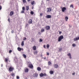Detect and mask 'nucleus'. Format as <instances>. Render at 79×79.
I'll return each instance as SVG.
<instances>
[{
  "mask_svg": "<svg viewBox=\"0 0 79 79\" xmlns=\"http://www.w3.org/2000/svg\"><path fill=\"white\" fill-rule=\"evenodd\" d=\"M28 67L29 68H30L33 69L34 68V67L33 66V65L30 62H28Z\"/></svg>",
  "mask_w": 79,
  "mask_h": 79,
  "instance_id": "obj_1",
  "label": "nucleus"
},
{
  "mask_svg": "<svg viewBox=\"0 0 79 79\" xmlns=\"http://www.w3.org/2000/svg\"><path fill=\"white\" fill-rule=\"evenodd\" d=\"M63 38H64L63 36V35H61L59 36V38H58V42H60L61 40L63 39Z\"/></svg>",
  "mask_w": 79,
  "mask_h": 79,
  "instance_id": "obj_2",
  "label": "nucleus"
},
{
  "mask_svg": "<svg viewBox=\"0 0 79 79\" xmlns=\"http://www.w3.org/2000/svg\"><path fill=\"white\" fill-rule=\"evenodd\" d=\"M40 77H43L44 76H47V74H46V73H41L40 74Z\"/></svg>",
  "mask_w": 79,
  "mask_h": 79,
  "instance_id": "obj_3",
  "label": "nucleus"
},
{
  "mask_svg": "<svg viewBox=\"0 0 79 79\" xmlns=\"http://www.w3.org/2000/svg\"><path fill=\"white\" fill-rule=\"evenodd\" d=\"M14 69H15L14 67L12 66L10 67L9 69V71H10V72H11L12 71H13V70H14Z\"/></svg>",
  "mask_w": 79,
  "mask_h": 79,
  "instance_id": "obj_4",
  "label": "nucleus"
},
{
  "mask_svg": "<svg viewBox=\"0 0 79 79\" xmlns=\"http://www.w3.org/2000/svg\"><path fill=\"white\" fill-rule=\"evenodd\" d=\"M46 30H47V31L49 30L50 29V27L49 26H47L45 27Z\"/></svg>",
  "mask_w": 79,
  "mask_h": 79,
  "instance_id": "obj_5",
  "label": "nucleus"
},
{
  "mask_svg": "<svg viewBox=\"0 0 79 79\" xmlns=\"http://www.w3.org/2000/svg\"><path fill=\"white\" fill-rule=\"evenodd\" d=\"M48 10L47 11V12H50L52 11V8L49 7L47 8Z\"/></svg>",
  "mask_w": 79,
  "mask_h": 79,
  "instance_id": "obj_6",
  "label": "nucleus"
},
{
  "mask_svg": "<svg viewBox=\"0 0 79 79\" xmlns=\"http://www.w3.org/2000/svg\"><path fill=\"white\" fill-rule=\"evenodd\" d=\"M66 8L65 7H63V8L62 9V12H64V11H66Z\"/></svg>",
  "mask_w": 79,
  "mask_h": 79,
  "instance_id": "obj_7",
  "label": "nucleus"
},
{
  "mask_svg": "<svg viewBox=\"0 0 79 79\" xmlns=\"http://www.w3.org/2000/svg\"><path fill=\"white\" fill-rule=\"evenodd\" d=\"M17 49L18 51H19L20 52L21 51V50H22V51H23V48H21L19 47Z\"/></svg>",
  "mask_w": 79,
  "mask_h": 79,
  "instance_id": "obj_8",
  "label": "nucleus"
},
{
  "mask_svg": "<svg viewBox=\"0 0 79 79\" xmlns=\"http://www.w3.org/2000/svg\"><path fill=\"white\" fill-rule=\"evenodd\" d=\"M51 17H52V16L50 15H48L46 16V18H51Z\"/></svg>",
  "mask_w": 79,
  "mask_h": 79,
  "instance_id": "obj_9",
  "label": "nucleus"
},
{
  "mask_svg": "<svg viewBox=\"0 0 79 79\" xmlns=\"http://www.w3.org/2000/svg\"><path fill=\"white\" fill-rule=\"evenodd\" d=\"M24 71L25 73H28L29 69L27 68L25 69L24 70Z\"/></svg>",
  "mask_w": 79,
  "mask_h": 79,
  "instance_id": "obj_10",
  "label": "nucleus"
},
{
  "mask_svg": "<svg viewBox=\"0 0 79 79\" xmlns=\"http://www.w3.org/2000/svg\"><path fill=\"white\" fill-rule=\"evenodd\" d=\"M68 56H69V58L70 59H71L72 58V57H71V53H69L68 54H67Z\"/></svg>",
  "mask_w": 79,
  "mask_h": 79,
  "instance_id": "obj_11",
  "label": "nucleus"
},
{
  "mask_svg": "<svg viewBox=\"0 0 79 79\" xmlns=\"http://www.w3.org/2000/svg\"><path fill=\"white\" fill-rule=\"evenodd\" d=\"M38 76V74L37 73H35L33 74V76L35 77H37Z\"/></svg>",
  "mask_w": 79,
  "mask_h": 79,
  "instance_id": "obj_12",
  "label": "nucleus"
},
{
  "mask_svg": "<svg viewBox=\"0 0 79 79\" xmlns=\"http://www.w3.org/2000/svg\"><path fill=\"white\" fill-rule=\"evenodd\" d=\"M28 22L29 24H32V19H30Z\"/></svg>",
  "mask_w": 79,
  "mask_h": 79,
  "instance_id": "obj_13",
  "label": "nucleus"
},
{
  "mask_svg": "<svg viewBox=\"0 0 79 79\" xmlns=\"http://www.w3.org/2000/svg\"><path fill=\"white\" fill-rule=\"evenodd\" d=\"M79 40V37H76L75 38H74L73 39V40L74 41H76L77 40Z\"/></svg>",
  "mask_w": 79,
  "mask_h": 79,
  "instance_id": "obj_14",
  "label": "nucleus"
},
{
  "mask_svg": "<svg viewBox=\"0 0 79 79\" xmlns=\"http://www.w3.org/2000/svg\"><path fill=\"white\" fill-rule=\"evenodd\" d=\"M13 14H14V13L13 12V11H11L10 12V16H13Z\"/></svg>",
  "mask_w": 79,
  "mask_h": 79,
  "instance_id": "obj_15",
  "label": "nucleus"
},
{
  "mask_svg": "<svg viewBox=\"0 0 79 79\" xmlns=\"http://www.w3.org/2000/svg\"><path fill=\"white\" fill-rule=\"evenodd\" d=\"M29 6H26V10L27 11H28L29 10Z\"/></svg>",
  "mask_w": 79,
  "mask_h": 79,
  "instance_id": "obj_16",
  "label": "nucleus"
},
{
  "mask_svg": "<svg viewBox=\"0 0 79 79\" xmlns=\"http://www.w3.org/2000/svg\"><path fill=\"white\" fill-rule=\"evenodd\" d=\"M54 67L55 68H58V64H55Z\"/></svg>",
  "mask_w": 79,
  "mask_h": 79,
  "instance_id": "obj_17",
  "label": "nucleus"
},
{
  "mask_svg": "<svg viewBox=\"0 0 79 79\" xmlns=\"http://www.w3.org/2000/svg\"><path fill=\"white\" fill-rule=\"evenodd\" d=\"M10 75L11 76H12L13 77H14V76H15V73H12Z\"/></svg>",
  "mask_w": 79,
  "mask_h": 79,
  "instance_id": "obj_18",
  "label": "nucleus"
},
{
  "mask_svg": "<svg viewBox=\"0 0 79 79\" xmlns=\"http://www.w3.org/2000/svg\"><path fill=\"white\" fill-rule=\"evenodd\" d=\"M33 50H36V46H34L33 47Z\"/></svg>",
  "mask_w": 79,
  "mask_h": 79,
  "instance_id": "obj_19",
  "label": "nucleus"
},
{
  "mask_svg": "<svg viewBox=\"0 0 79 79\" xmlns=\"http://www.w3.org/2000/svg\"><path fill=\"white\" fill-rule=\"evenodd\" d=\"M54 72H53V71H51L49 72V73L50 74H53Z\"/></svg>",
  "mask_w": 79,
  "mask_h": 79,
  "instance_id": "obj_20",
  "label": "nucleus"
},
{
  "mask_svg": "<svg viewBox=\"0 0 79 79\" xmlns=\"http://www.w3.org/2000/svg\"><path fill=\"white\" fill-rule=\"evenodd\" d=\"M24 41H23L22 42L21 45V46H22V47H23V46H24Z\"/></svg>",
  "mask_w": 79,
  "mask_h": 79,
  "instance_id": "obj_21",
  "label": "nucleus"
},
{
  "mask_svg": "<svg viewBox=\"0 0 79 79\" xmlns=\"http://www.w3.org/2000/svg\"><path fill=\"white\" fill-rule=\"evenodd\" d=\"M37 70L38 71H41V68H40V67H38L37 68Z\"/></svg>",
  "mask_w": 79,
  "mask_h": 79,
  "instance_id": "obj_22",
  "label": "nucleus"
},
{
  "mask_svg": "<svg viewBox=\"0 0 79 79\" xmlns=\"http://www.w3.org/2000/svg\"><path fill=\"white\" fill-rule=\"evenodd\" d=\"M8 61V59L6 58H5V62H6V63H7Z\"/></svg>",
  "mask_w": 79,
  "mask_h": 79,
  "instance_id": "obj_23",
  "label": "nucleus"
},
{
  "mask_svg": "<svg viewBox=\"0 0 79 79\" xmlns=\"http://www.w3.org/2000/svg\"><path fill=\"white\" fill-rule=\"evenodd\" d=\"M65 21H68V17L67 16L65 18Z\"/></svg>",
  "mask_w": 79,
  "mask_h": 79,
  "instance_id": "obj_24",
  "label": "nucleus"
},
{
  "mask_svg": "<svg viewBox=\"0 0 79 79\" xmlns=\"http://www.w3.org/2000/svg\"><path fill=\"white\" fill-rule=\"evenodd\" d=\"M48 63L49 65H51L52 64V62L50 61H48Z\"/></svg>",
  "mask_w": 79,
  "mask_h": 79,
  "instance_id": "obj_25",
  "label": "nucleus"
},
{
  "mask_svg": "<svg viewBox=\"0 0 79 79\" xmlns=\"http://www.w3.org/2000/svg\"><path fill=\"white\" fill-rule=\"evenodd\" d=\"M35 3V2L34 1H33L31 2V4L32 5H33Z\"/></svg>",
  "mask_w": 79,
  "mask_h": 79,
  "instance_id": "obj_26",
  "label": "nucleus"
},
{
  "mask_svg": "<svg viewBox=\"0 0 79 79\" xmlns=\"http://www.w3.org/2000/svg\"><path fill=\"white\" fill-rule=\"evenodd\" d=\"M23 56L24 57V58H26V56L25 54H23Z\"/></svg>",
  "mask_w": 79,
  "mask_h": 79,
  "instance_id": "obj_27",
  "label": "nucleus"
},
{
  "mask_svg": "<svg viewBox=\"0 0 79 79\" xmlns=\"http://www.w3.org/2000/svg\"><path fill=\"white\" fill-rule=\"evenodd\" d=\"M70 8H74V7L73 6V5H71L70 6Z\"/></svg>",
  "mask_w": 79,
  "mask_h": 79,
  "instance_id": "obj_28",
  "label": "nucleus"
},
{
  "mask_svg": "<svg viewBox=\"0 0 79 79\" xmlns=\"http://www.w3.org/2000/svg\"><path fill=\"white\" fill-rule=\"evenodd\" d=\"M37 51H35L34 52V54H35V55H37Z\"/></svg>",
  "mask_w": 79,
  "mask_h": 79,
  "instance_id": "obj_29",
  "label": "nucleus"
},
{
  "mask_svg": "<svg viewBox=\"0 0 79 79\" xmlns=\"http://www.w3.org/2000/svg\"><path fill=\"white\" fill-rule=\"evenodd\" d=\"M72 46L73 47H76V44H73Z\"/></svg>",
  "mask_w": 79,
  "mask_h": 79,
  "instance_id": "obj_30",
  "label": "nucleus"
},
{
  "mask_svg": "<svg viewBox=\"0 0 79 79\" xmlns=\"http://www.w3.org/2000/svg\"><path fill=\"white\" fill-rule=\"evenodd\" d=\"M44 29H42L41 30V32H44Z\"/></svg>",
  "mask_w": 79,
  "mask_h": 79,
  "instance_id": "obj_31",
  "label": "nucleus"
},
{
  "mask_svg": "<svg viewBox=\"0 0 79 79\" xmlns=\"http://www.w3.org/2000/svg\"><path fill=\"white\" fill-rule=\"evenodd\" d=\"M22 10H23L24 11V10H25V7H23L22 8Z\"/></svg>",
  "mask_w": 79,
  "mask_h": 79,
  "instance_id": "obj_32",
  "label": "nucleus"
},
{
  "mask_svg": "<svg viewBox=\"0 0 79 79\" xmlns=\"http://www.w3.org/2000/svg\"><path fill=\"white\" fill-rule=\"evenodd\" d=\"M30 13L31 15H34V12L32 11H31Z\"/></svg>",
  "mask_w": 79,
  "mask_h": 79,
  "instance_id": "obj_33",
  "label": "nucleus"
},
{
  "mask_svg": "<svg viewBox=\"0 0 79 79\" xmlns=\"http://www.w3.org/2000/svg\"><path fill=\"white\" fill-rule=\"evenodd\" d=\"M49 47H50V46L49 45V44H47V48H49Z\"/></svg>",
  "mask_w": 79,
  "mask_h": 79,
  "instance_id": "obj_34",
  "label": "nucleus"
},
{
  "mask_svg": "<svg viewBox=\"0 0 79 79\" xmlns=\"http://www.w3.org/2000/svg\"><path fill=\"white\" fill-rule=\"evenodd\" d=\"M62 50V48H60L59 49V52H61Z\"/></svg>",
  "mask_w": 79,
  "mask_h": 79,
  "instance_id": "obj_35",
  "label": "nucleus"
},
{
  "mask_svg": "<svg viewBox=\"0 0 79 79\" xmlns=\"http://www.w3.org/2000/svg\"><path fill=\"white\" fill-rule=\"evenodd\" d=\"M12 52V50H10L9 51V53H11Z\"/></svg>",
  "mask_w": 79,
  "mask_h": 79,
  "instance_id": "obj_36",
  "label": "nucleus"
},
{
  "mask_svg": "<svg viewBox=\"0 0 79 79\" xmlns=\"http://www.w3.org/2000/svg\"><path fill=\"white\" fill-rule=\"evenodd\" d=\"M24 13V10H22V11H21V13Z\"/></svg>",
  "mask_w": 79,
  "mask_h": 79,
  "instance_id": "obj_37",
  "label": "nucleus"
},
{
  "mask_svg": "<svg viewBox=\"0 0 79 79\" xmlns=\"http://www.w3.org/2000/svg\"><path fill=\"white\" fill-rule=\"evenodd\" d=\"M43 15V14L42 13H40V16H42V15Z\"/></svg>",
  "mask_w": 79,
  "mask_h": 79,
  "instance_id": "obj_38",
  "label": "nucleus"
},
{
  "mask_svg": "<svg viewBox=\"0 0 79 79\" xmlns=\"http://www.w3.org/2000/svg\"><path fill=\"white\" fill-rule=\"evenodd\" d=\"M43 40H42L41 39H40V42H42Z\"/></svg>",
  "mask_w": 79,
  "mask_h": 79,
  "instance_id": "obj_39",
  "label": "nucleus"
},
{
  "mask_svg": "<svg viewBox=\"0 0 79 79\" xmlns=\"http://www.w3.org/2000/svg\"><path fill=\"white\" fill-rule=\"evenodd\" d=\"M23 3H26V0H23Z\"/></svg>",
  "mask_w": 79,
  "mask_h": 79,
  "instance_id": "obj_40",
  "label": "nucleus"
},
{
  "mask_svg": "<svg viewBox=\"0 0 79 79\" xmlns=\"http://www.w3.org/2000/svg\"><path fill=\"white\" fill-rule=\"evenodd\" d=\"M16 78H17V79H19V76H17L16 77Z\"/></svg>",
  "mask_w": 79,
  "mask_h": 79,
  "instance_id": "obj_41",
  "label": "nucleus"
},
{
  "mask_svg": "<svg viewBox=\"0 0 79 79\" xmlns=\"http://www.w3.org/2000/svg\"><path fill=\"white\" fill-rule=\"evenodd\" d=\"M8 21L9 23H10V18H9L8 19Z\"/></svg>",
  "mask_w": 79,
  "mask_h": 79,
  "instance_id": "obj_42",
  "label": "nucleus"
},
{
  "mask_svg": "<svg viewBox=\"0 0 79 79\" xmlns=\"http://www.w3.org/2000/svg\"><path fill=\"white\" fill-rule=\"evenodd\" d=\"M23 40H26V37L23 38Z\"/></svg>",
  "mask_w": 79,
  "mask_h": 79,
  "instance_id": "obj_43",
  "label": "nucleus"
},
{
  "mask_svg": "<svg viewBox=\"0 0 79 79\" xmlns=\"http://www.w3.org/2000/svg\"><path fill=\"white\" fill-rule=\"evenodd\" d=\"M2 6H0V10H2Z\"/></svg>",
  "mask_w": 79,
  "mask_h": 79,
  "instance_id": "obj_44",
  "label": "nucleus"
},
{
  "mask_svg": "<svg viewBox=\"0 0 79 79\" xmlns=\"http://www.w3.org/2000/svg\"><path fill=\"white\" fill-rule=\"evenodd\" d=\"M14 30H12V31H11V33H14Z\"/></svg>",
  "mask_w": 79,
  "mask_h": 79,
  "instance_id": "obj_45",
  "label": "nucleus"
},
{
  "mask_svg": "<svg viewBox=\"0 0 79 79\" xmlns=\"http://www.w3.org/2000/svg\"><path fill=\"white\" fill-rule=\"evenodd\" d=\"M47 55H49V53L48 52H47Z\"/></svg>",
  "mask_w": 79,
  "mask_h": 79,
  "instance_id": "obj_46",
  "label": "nucleus"
},
{
  "mask_svg": "<svg viewBox=\"0 0 79 79\" xmlns=\"http://www.w3.org/2000/svg\"><path fill=\"white\" fill-rule=\"evenodd\" d=\"M59 34H61V31H59Z\"/></svg>",
  "mask_w": 79,
  "mask_h": 79,
  "instance_id": "obj_47",
  "label": "nucleus"
},
{
  "mask_svg": "<svg viewBox=\"0 0 79 79\" xmlns=\"http://www.w3.org/2000/svg\"><path fill=\"white\" fill-rule=\"evenodd\" d=\"M69 27H70V28H71V27L72 26L71 25H69Z\"/></svg>",
  "mask_w": 79,
  "mask_h": 79,
  "instance_id": "obj_48",
  "label": "nucleus"
},
{
  "mask_svg": "<svg viewBox=\"0 0 79 79\" xmlns=\"http://www.w3.org/2000/svg\"><path fill=\"white\" fill-rule=\"evenodd\" d=\"M44 48H46L45 45H44Z\"/></svg>",
  "mask_w": 79,
  "mask_h": 79,
  "instance_id": "obj_49",
  "label": "nucleus"
},
{
  "mask_svg": "<svg viewBox=\"0 0 79 79\" xmlns=\"http://www.w3.org/2000/svg\"><path fill=\"white\" fill-rule=\"evenodd\" d=\"M29 26V25H28V24H27L26 25V27H27V26Z\"/></svg>",
  "mask_w": 79,
  "mask_h": 79,
  "instance_id": "obj_50",
  "label": "nucleus"
},
{
  "mask_svg": "<svg viewBox=\"0 0 79 79\" xmlns=\"http://www.w3.org/2000/svg\"><path fill=\"white\" fill-rule=\"evenodd\" d=\"M75 73H72V75H74L75 74Z\"/></svg>",
  "mask_w": 79,
  "mask_h": 79,
  "instance_id": "obj_51",
  "label": "nucleus"
},
{
  "mask_svg": "<svg viewBox=\"0 0 79 79\" xmlns=\"http://www.w3.org/2000/svg\"><path fill=\"white\" fill-rule=\"evenodd\" d=\"M30 1H31V0H28V2H30Z\"/></svg>",
  "mask_w": 79,
  "mask_h": 79,
  "instance_id": "obj_52",
  "label": "nucleus"
},
{
  "mask_svg": "<svg viewBox=\"0 0 79 79\" xmlns=\"http://www.w3.org/2000/svg\"><path fill=\"white\" fill-rule=\"evenodd\" d=\"M1 67H3V64H1Z\"/></svg>",
  "mask_w": 79,
  "mask_h": 79,
  "instance_id": "obj_53",
  "label": "nucleus"
},
{
  "mask_svg": "<svg viewBox=\"0 0 79 79\" xmlns=\"http://www.w3.org/2000/svg\"><path fill=\"white\" fill-rule=\"evenodd\" d=\"M33 8H34V7H32V10H33Z\"/></svg>",
  "mask_w": 79,
  "mask_h": 79,
  "instance_id": "obj_54",
  "label": "nucleus"
},
{
  "mask_svg": "<svg viewBox=\"0 0 79 79\" xmlns=\"http://www.w3.org/2000/svg\"><path fill=\"white\" fill-rule=\"evenodd\" d=\"M39 33L40 34H40H41L40 32H39Z\"/></svg>",
  "mask_w": 79,
  "mask_h": 79,
  "instance_id": "obj_55",
  "label": "nucleus"
},
{
  "mask_svg": "<svg viewBox=\"0 0 79 79\" xmlns=\"http://www.w3.org/2000/svg\"><path fill=\"white\" fill-rule=\"evenodd\" d=\"M47 1H49V0H46Z\"/></svg>",
  "mask_w": 79,
  "mask_h": 79,
  "instance_id": "obj_56",
  "label": "nucleus"
}]
</instances>
